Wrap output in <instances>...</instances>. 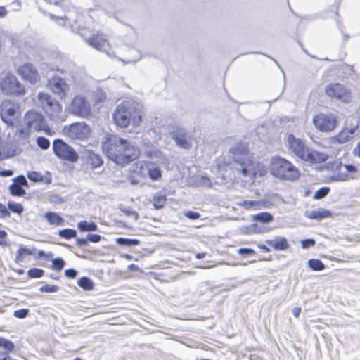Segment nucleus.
I'll list each match as a JSON object with an SVG mask.
<instances>
[{"label": "nucleus", "mask_w": 360, "mask_h": 360, "mask_svg": "<svg viewBox=\"0 0 360 360\" xmlns=\"http://www.w3.org/2000/svg\"><path fill=\"white\" fill-rule=\"evenodd\" d=\"M103 153L117 165L125 166L140 156L138 146L123 138L108 135L101 143Z\"/></svg>", "instance_id": "1"}, {"label": "nucleus", "mask_w": 360, "mask_h": 360, "mask_svg": "<svg viewBox=\"0 0 360 360\" xmlns=\"http://www.w3.org/2000/svg\"><path fill=\"white\" fill-rule=\"evenodd\" d=\"M114 124L121 129L129 126L136 127L142 122L141 111L134 103L124 101L117 105L112 113Z\"/></svg>", "instance_id": "2"}, {"label": "nucleus", "mask_w": 360, "mask_h": 360, "mask_svg": "<svg viewBox=\"0 0 360 360\" xmlns=\"http://www.w3.org/2000/svg\"><path fill=\"white\" fill-rule=\"evenodd\" d=\"M288 143L290 150L300 160L309 163H321L327 160L328 155L325 153L310 149L304 142L293 134L288 136Z\"/></svg>", "instance_id": "3"}, {"label": "nucleus", "mask_w": 360, "mask_h": 360, "mask_svg": "<svg viewBox=\"0 0 360 360\" xmlns=\"http://www.w3.org/2000/svg\"><path fill=\"white\" fill-rule=\"evenodd\" d=\"M233 167L244 176L255 174L253 162L248 153V147L244 143H238L232 149Z\"/></svg>", "instance_id": "4"}, {"label": "nucleus", "mask_w": 360, "mask_h": 360, "mask_svg": "<svg viewBox=\"0 0 360 360\" xmlns=\"http://www.w3.org/2000/svg\"><path fill=\"white\" fill-rule=\"evenodd\" d=\"M271 174L285 180H295L300 176L298 169L288 160L281 157H274L270 167Z\"/></svg>", "instance_id": "5"}, {"label": "nucleus", "mask_w": 360, "mask_h": 360, "mask_svg": "<svg viewBox=\"0 0 360 360\" xmlns=\"http://www.w3.org/2000/svg\"><path fill=\"white\" fill-rule=\"evenodd\" d=\"M38 105L50 120L58 118L63 112L61 104L46 93L40 91L37 94Z\"/></svg>", "instance_id": "6"}, {"label": "nucleus", "mask_w": 360, "mask_h": 360, "mask_svg": "<svg viewBox=\"0 0 360 360\" xmlns=\"http://www.w3.org/2000/svg\"><path fill=\"white\" fill-rule=\"evenodd\" d=\"M68 110L70 114L79 117L89 119L94 117L91 103L87 97L82 94L75 95L72 98Z\"/></svg>", "instance_id": "7"}, {"label": "nucleus", "mask_w": 360, "mask_h": 360, "mask_svg": "<svg viewBox=\"0 0 360 360\" xmlns=\"http://www.w3.org/2000/svg\"><path fill=\"white\" fill-rule=\"evenodd\" d=\"M63 132L71 140L85 141L90 137L91 129L84 122H77L65 126Z\"/></svg>", "instance_id": "8"}, {"label": "nucleus", "mask_w": 360, "mask_h": 360, "mask_svg": "<svg viewBox=\"0 0 360 360\" xmlns=\"http://www.w3.org/2000/svg\"><path fill=\"white\" fill-rule=\"evenodd\" d=\"M53 150L54 154L62 160L73 163L79 160L77 151L62 139L53 141Z\"/></svg>", "instance_id": "9"}, {"label": "nucleus", "mask_w": 360, "mask_h": 360, "mask_svg": "<svg viewBox=\"0 0 360 360\" xmlns=\"http://www.w3.org/2000/svg\"><path fill=\"white\" fill-rule=\"evenodd\" d=\"M19 105L9 100L4 101L0 107V116L4 122L13 127L20 115Z\"/></svg>", "instance_id": "10"}, {"label": "nucleus", "mask_w": 360, "mask_h": 360, "mask_svg": "<svg viewBox=\"0 0 360 360\" xmlns=\"http://www.w3.org/2000/svg\"><path fill=\"white\" fill-rule=\"evenodd\" d=\"M25 122L26 127L32 131H45L49 134L50 127L46 123L43 115L34 110L27 111L25 115Z\"/></svg>", "instance_id": "11"}, {"label": "nucleus", "mask_w": 360, "mask_h": 360, "mask_svg": "<svg viewBox=\"0 0 360 360\" xmlns=\"http://www.w3.org/2000/svg\"><path fill=\"white\" fill-rule=\"evenodd\" d=\"M313 123L316 129L328 133L337 127L338 117L333 113H319L313 117Z\"/></svg>", "instance_id": "12"}, {"label": "nucleus", "mask_w": 360, "mask_h": 360, "mask_svg": "<svg viewBox=\"0 0 360 360\" xmlns=\"http://www.w3.org/2000/svg\"><path fill=\"white\" fill-rule=\"evenodd\" d=\"M86 42L92 48L100 51H103L108 54H110L112 51V45L107 35L101 31H98L92 34L86 39Z\"/></svg>", "instance_id": "13"}, {"label": "nucleus", "mask_w": 360, "mask_h": 360, "mask_svg": "<svg viewBox=\"0 0 360 360\" xmlns=\"http://www.w3.org/2000/svg\"><path fill=\"white\" fill-rule=\"evenodd\" d=\"M21 79L30 84L34 85L40 82V75L37 69L31 63H25L16 70Z\"/></svg>", "instance_id": "14"}, {"label": "nucleus", "mask_w": 360, "mask_h": 360, "mask_svg": "<svg viewBox=\"0 0 360 360\" xmlns=\"http://www.w3.org/2000/svg\"><path fill=\"white\" fill-rule=\"evenodd\" d=\"M1 89L4 94H24L25 91L24 87L18 80L17 77L12 75L8 74L0 83Z\"/></svg>", "instance_id": "15"}, {"label": "nucleus", "mask_w": 360, "mask_h": 360, "mask_svg": "<svg viewBox=\"0 0 360 360\" xmlns=\"http://www.w3.org/2000/svg\"><path fill=\"white\" fill-rule=\"evenodd\" d=\"M327 96L338 100L347 102L350 100V92L343 85L339 83L329 84L325 87Z\"/></svg>", "instance_id": "16"}, {"label": "nucleus", "mask_w": 360, "mask_h": 360, "mask_svg": "<svg viewBox=\"0 0 360 360\" xmlns=\"http://www.w3.org/2000/svg\"><path fill=\"white\" fill-rule=\"evenodd\" d=\"M172 138L174 140L175 143L179 148L183 149H190L192 146V136L186 131V129L177 127L174 131L171 132Z\"/></svg>", "instance_id": "17"}, {"label": "nucleus", "mask_w": 360, "mask_h": 360, "mask_svg": "<svg viewBox=\"0 0 360 360\" xmlns=\"http://www.w3.org/2000/svg\"><path fill=\"white\" fill-rule=\"evenodd\" d=\"M49 89L61 99L68 96V84L60 77H53L48 82Z\"/></svg>", "instance_id": "18"}, {"label": "nucleus", "mask_w": 360, "mask_h": 360, "mask_svg": "<svg viewBox=\"0 0 360 360\" xmlns=\"http://www.w3.org/2000/svg\"><path fill=\"white\" fill-rule=\"evenodd\" d=\"M27 181L25 177L20 175L13 179V183L9 186V191L11 195L21 197L25 194V190L22 186H27Z\"/></svg>", "instance_id": "19"}, {"label": "nucleus", "mask_w": 360, "mask_h": 360, "mask_svg": "<svg viewBox=\"0 0 360 360\" xmlns=\"http://www.w3.org/2000/svg\"><path fill=\"white\" fill-rule=\"evenodd\" d=\"M188 184L193 187L210 188L212 182L210 178L205 175H195L188 179Z\"/></svg>", "instance_id": "20"}, {"label": "nucleus", "mask_w": 360, "mask_h": 360, "mask_svg": "<svg viewBox=\"0 0 360 360\" xmlns=\"http://www.w3.org/2000/svg\"><path fill=\"white\" fill-rule=\"evenodd\" d=\"M106 101L107 96L104 92H98L94 95L91 103V108L94 110V116L100 112Z\"/></svg>", "instance_id": "21"}, {"label": "nucleus", "mask_w": 360, "mask_h": 360, "mask_svg": "<svg viewBox=\"0 0 360 360\" xmlns=\"http://www.w3.org/2000/svg\"><path fill=\"white\" fill-rule=\"evenodd\" d=\"M44 217L51 226H61L65 225V219L57 212L51 211L46 212Z\"/></svg>", "instance_id": "22"}, {"label": "nucleus", "mask_w": 360, "mask_h": 360, "mask_svg": "<svg viewBox=\"0 0 360 360\" xmlns=\"http://www.w3.org/2000/svg\"><path fill=\"white\" fill-rule=\"evenodd\" d=\"M266 244L276 250H284L288 248V240L284 237L277 236L271 240H267Z\"/></svg>", "instance_id": "23"}, {"label": "nucleus", "mask_w": 360, "mask_h": 360, "mask_svg": "<svg viewBox=\"0 0 360 360\" xmlns=\"http://www.w3.org/2000/svg\"><path fill=\"white\" fill-rule=\"evenodd\" d=\"M86 163L92 169H95L101 167L103 165V161L100 155L89 150L86 153Z\"/></svg>", "instance_id": "24"}, {"label": "nucleus", "mask_w": 360, "mask_h": 360, "mask_svg": "<svg viewBox=\"0 0 360 360\" xmlns=\"http://www.w3.org/2000/svg\"><path fill=\"white\" fill-rule=\"evenodd\" d=\"M141 172L143 175L148 174L153 180L158 179V167L150 162H144L142 164Z\"/></svg>", "instance_id": "25"}, {"label": "nucleus", "mask_w": 360, "mask_h": 360, "mask_svg": "<svg viewBox=\"0 0 360 360\" xmlns=\"http://www.w3.org/2000/svg\"><path fill=\"white\" fill-rule=\"evenodd\" d=\"M34 250L29 249L25 246H20L16 252L15 262L20 264L25 261L26 257L34 255Z\"/></svg>", "instance_id": "26"}, {"label": "nucleus", "mask_w": 360, "mask_h": 360, "mask_svg": "<svg viewBox=\"0 0 360 360\" xmlns=\"http://www.w3.org/2000/svg\"><path fill=\"white\" fill-rule=\"evenodd\" d=\"M331 212L328 210L318 209L312 211H307L305 216L311 219H322L330 217Z\"/></svg>", "instance_id": "27"}, {"label": "nucleus", "mask_w": 360, "mask_h": 360, "mask_svg": "<svg viewBox=\"0 0 360 360\" xmlns=\"http://www.w3.org/2000/svg\"><path fill=\"white\" fill-rule=\"evenodd\" d=\"M77 227L82 232L95 231L98 228L94 222H88L86 220L79 221L77 224Z\"/></svg>", "instance_id": "28"}, {"label": "nucleus", "mask_w": 360, "mask_h": 360, "mask_svg": "<svg viewBox=\"0 0 360 360\" xmlns=\"http://www.w3.org/2000/svg\"><path fill=\"white\" fill-rule=\"evenodd\" d=\"M7 208L10 212L21 215L24 212V206L20 203L14 201H8L7 204Z\"/></svg>", "instance_id": "29"}, {"label": "nucleus", "mask_w": 360, "mask_h": 360, "mask_svg": "<svg viewBox=\"0 0 360 360\" xmlns=\"http://www.w3.org/2000/svg\"><path fill=\"white\" fill-rule=\"evenodd\" d=\"M253 220L262 223H269L273 221V216L269 212H261L252 216Z\"/></svg>", "instance_id": "30"}, {"label": "nucleus", "mask_w": 360, "mask_h": 360, "mask_svg": "<svg viewBox=\"0 0 360 360\" xmlns=\"http://www.w3.org/2000/svg\"><path fill=\"white\" fill-rule=\"evenodd\" d=\"M78 285L84 290H91L94 288L93 281L88 277L83 276L77 281Z\"/></svg>", "instance_id": "31"}, {"label": "nucleus", "mask_w": 360, "mask_h": 360, "mask_svg": "<svg viewBox=\"0 0 360 360\" xmlns=\"http://www.w3.org/2000/svg\"><path fill=\"white\" fill-rule=\"evenodd\" d=\"M307 263L309 267L313 271H321L325 269L324 264L319 259H311L308 260Z\"/></svg>", "instance_id": "32"}, {"label": "nucleus", "mask_w": 360, "mask_h": 360, "mask_svg": "<svg viewBox=\"0 0 360 360\" xmlns=\"http://www.w3.org/2000/svg\"><path fill=\"white\" fill-rule=\"evenodd\" d=\"M116 242L118 245L124 246H134L139 243V240L138 239L124 238H117Z\"/></svg>", "instance_id": "33"}, {"label": "nucleus", "mask_w": 360, "mask_h": 360, "mask_svg": "<svg viewBox=\"0 0 360 360\" xmlns=\"http://www.w3.org/2000/svg\"><path fill=\"white\" fill-rule=\"evenodd\" d=\"M352 139L348 129H343L336 136V139L339 143H344L349 141Z\"/></svg>", "instance_id": "34"}, {"label": "nucleus", "mask_w": 360, "mask_h": 360, "mask_svg": "<svg viewBox=\"0 0 360 360\" xmlns=\"http://www.w3.org/2000/svg\"><path fill=\"white\" fill-rule=\"evenodd\" d=\"M58 235L61 238L70 239L76 237L77 231L72 229H65L59 231Z\"/></svg>", "instance_id": "35"}, {"label": "nucleus", "mask_w": 360, "mask_h": 360, "mask_svg": "<svg viewBox=\"0 0 360 360\" xmlns=\"http://www.w3.org/2000/svg\"><path fill=\"white\" fill-rule=\"evenodd\" d=\"M27 178L33 182H41L44 180L42 174L36 171L29 172L27 174Z\"/></svg>", "instance_id": "36"}, {"label": "nucleus", "mask_w": 360, "mask_h": 360, "mask_svg": "<svg viewBox=\"0 0 360 360\" xmlns=\"http://www.w3.org/2000/svg\"><path fill=\"white\" fill-rule=\"evenodd\" d=\"M44 274V270L38 268H32L27 271V275L31 278H39L42 277Z\"/></svg>", "instance_id": "37"}, {"label": "nucleus", "mask_w": 360, "mask_h": 360, "mask_svg": "<svg viewBox=\"0 0 360 360\" xmlns=\"http://www.w3.org/2000/svg\"><path fill=\"white\" fill-rule=\"evenodd\" d=\"M0 347H4L8 352H11L14 349V344L5 338H0Z\"/></svg>", "instance_id": "38"}, {"label": "nucleus", "mask_w": 360, "mask_h": 360, "mask_svg": "<svg viewBox=\"0 0 360 360\" xmlns=\"http://www.w3.org/2000/svg\"><path fill=\"white\" fill-rule=\"evenodd\" d=\"M37 144L42 150H47L50 147V141L44 136L37 137Z\"/></svg>", "instance_id": "39"}, {"label": "nucleus", "mask_w": 360, "mask_h": 360, "mask_svg": "<svg viewBox=\"0 0 360 360\" xmlns=\"http://www.w3.org/2000/svg\"><path fill=\"white\" fill-rule=\"evenodd\" d=\"M65 261L62 258H55L52 260V269L60 271L65 266Z\"/></svg>", "instance_id": "40"}, {"label": "nucleus", "mask_w": 360, "mask_h": 360, "mask_svg": "<svg viewBox=\"0 0 360 360\" xmlns=\"http://www.w3.org/2000/svg\"><path fill=\"white\" fill-rule=\"evenodd\" d=\"M330 191V188L328 187H322L316 191L314 195V199H322Z\"/></svg>", "instance_id": "41"}, {"label": "nucleus", "mask_w": 360, "mask_h": 360, "mask_svg": "<svg viewBox=\"0 0 360 360\" xmlns=\"http://www.w3.org/2000/svg\"><path fill=\"white\" fill-rule=\"evenodd\" d=\"M261 202L257 200H243L240 205L246 209H251L259 206Z\"/></svg>", "instance_id": "42"}, {"label": "nucleus", "mask_w": 360, "mask_h": 360, "mask_svg": "<svg viewBox=\"0 0 360 360\" xmlns=\"http://www.w3.org/2000/svg\"><path fill=\"white\" fill-rule=\"evenodd\" d=\"M342 167L346 169L347 172L355 173L357 171V168L354 165H350V164L343 165L341 162L338 163V165L336 166V169H340L341 167Z\"/></svg>", "instance_id": "43"}, {"label": "nucleus", "mask_w": 360, "mask_h": 360, "mask_svg": "<svg viewBox=\"0 0 360 360\" xmlns=\"http://www.w3.org/2000/svg\"><path fill=\"white\" fill-rule=\"evenodd\" d=\"M58 290V286L56 285H44L40 288L41 292H55Z\"/></svg>", "instance_id": "44"}, {"label": "nucleus", "mask_w": 360, "mask_h": 360, "mask_svg": "<svg viewBox=\"0 0 360 360\" xmlns=\"http://www.w3.org/2000/svg\"><path fill=\"white\" fill-rule=\"evenodd\" d=\"M184 215L186 217H187L190 219H193V220L198 219L200 217V213L195 212V211H191V210L184 212Z\"/></svg>", "instance_id": "45"}, {"label": "nucleus", "mask_w": 360, "mask_h": 360, "mask_svg": "<svg viewBox=\"0 0 360 360\" xmlns=\"http://www.w3.org/2000/svg\"><path fill=\"white\" fill-rule=\"evenodd\" d=\"M29 313V310L27 309H22L19 310H16L14 311V316L19 319L25 318Z\"/></svg>", "instance_id": "46"}, {"label": "nucleus", "mask_w": 360, "mask_h": 360, "mask_svg": "<svg viewBox=\"0 0 360 360\" xmlns=\"http://www.w3.org/2000/svg\"><path fill=\"white\" fill-rule=\"evenodd\" d=\"M10 217V211L7 207L0 203V218H6Z\"/></svg>", "instance_id": "47"}, {"label": "nucleus", "mask_w": 360, "mask_h": 360, "mask_svg": "<svg viewBox=\"0 0 360 360\" xmlns=\"http://www.w3.org/2000/svg\"><path fill=\"white\" fill-rule=\"evenodd\" d=\"M32 131L29 127H26L25 129H21L18 131V134L19 137L22 139L27 138L30 136V132Z\"/></svg>", "instance_id": "48"}, {"label": "nucleus", "mask_w": 360, "mask_h": 360, "mask_svg": "<svg viewBox=\"0 0 360 360\" xmlns=\"http://www.w3.org/2000/svg\"><path fill=\"white\" fill-rule=\"evenodd\" d=\"M315 240L311 238L302 240L301 242L302 248L304 249L308 248L315 245Z\"/></svg>", "instance_id": "49"}, {"label": "nucleus", "mask_w": 360, "mask_h": 360, "mask_svg": "<svg viewBox=\"0 0 360 360\" xmlns=\"http://www.w3.org/2000/svg\"><path fill=\"white\" fill-rule=\"evenodd\" d=\"M348 177L347 174L340 173L339 174H334L330 176V179L333 181H345Z\"/></svg>", "instance_id": "50"}, {"label": "nucleus", "mask_w": 360, "mask_h": 360, "mask_svg": "<svg viewBox=\"0 0 360 360\" xmlns=\"http://www.w3.org/2000/svg\"><path fill=\"white\" fill-rule=\"evenodd\" d=\"M255 250L251 248H239L238 250V253L240 255H250L255 253Z\"/></svg>", "instance_id": "51"}, {"label": "nucleus", "mask_w": 360, "mask_h": 360, "mask_svg": "<svg viewBox=\"0 0 360 360\" xmlns=\"http://www.w3.org/2000/svg\"><path fill=\"white\" fill-rule=\"evenodd\" d=\"M101 239V237L98 234H89L87 236V240L88 241L92 242V243H98Z\"/></svg>", "instance_id": "52"}, {"label": "nucleus", "mask_w": 360, "mask_h": 360, "mask_svg": "<svg viewBox=\"0 0 360 360\" xmlns=\"http://www.w3.org/2000/svg\"><path fill=\"white\" fill-rule=\"evenodd\" d=\"M77 272L74 269H68L65 271V275L68 278H75L77 276Z\"/></svg>", "instance_id": "53"}, {"label": "nucleus", "mask_w": 360, "mask_h": 360, "mask_svg": "<svg viewBox=\"0 0 360 360\" xmlns=\"http://www.w3.org/2000/svg\"><path fill=\"white\" fill-rule=\"evenodd\" d=\"M7 236V233L4 230H0V245L6 246L7 245V243L5 240V238Z\"/></svg>", "instance_id": "54"}, {"label": "nucleus", "mask_w": 360, "mask_h": 360, "mask_svg": "<svg viewBox=\"0 0 360 360\" xmlns=\"http://www.w3.org/2000/svg\"><path fill=\"white\" fill-rule=\"evenodd\" d=\"M88 244V240L87 238H77L76 240V245L78 247H84L86 246Z\"/></svg>", "instance_id": "55"}, {"label": "nucleus", "mask_w": 360, "mask_h": 360, "mask_svg": "<svg viewBox=\"0 0 360 360\" xmlns=\"http://www.w3.org/2000/svg\"><path fill=\"white\" fill-rule=\"evenodd\" d=\"M37 255L40 257H45V258H49V257H51L53 256L52 254H51V253L46 254L43 250H39L38 252Z\"/></svg>", "instance_id": "56"}, {"label": "nucleus", "mask_w": 360, "mask_h": 360, "mask_svg": "<svg viewBox=\"0 0 360 360\" xmlns=\"http://www.w3.org/2000/svg\"><path fill=\"white\" fill-rule=\"evenodd\" d=\"M292 312L295 317L298 318L301 312V308L295 307L292 309Z\"/></svg>", "instance_id": "57"}, {"label": "nucleus", "mask_w": 360, "mask_h": 360, "mask_svg": "<svg viewBox=\"0 0 360 360\" xmlns=\"http://www.w3.org/2000/svg\"><path fill=\"white\" fill-rule=\"evenodd\" d=\"M13 175L12 170H4L0 172V176H10Z\"/></svg>", "instance_id": "58"}, {"label": "nucleus", "mask_w": 360, "mask_h": 360, "mask_svg": "<svg viewBox=\"0 0 360 360\" xmlns=\"http://www.w3.org/2000/svg\"><path fill=\"white\" fill-rule=\"evenodd\" d=\"M7 13V11L4 6H0V16L4 17Z\"/></svg>", "instance_id": "59"}, {"label": "nucleus", "mask_w": 360, "mask_h": 360, "mask_svg": "<svg viewBox=\"0 0 360 360\" xmlns=\"http://www.w3.org/2000/svg\"><path fill=\"white\" fill-rule=\"evenodd\" d=\"M354 153L360 158V142L354 150Z\"/></svg>", "instance_id": "60"}, {"label": "nucleus", "mask_w": 360, "mask_h": 360, "mask_svg": "<svg viewBox=\"0 0 360 360\" xmlns=\"http://www.w3.org/2000/svg\"><path fill=\"white\" fill-rule=\"evenodd\" d=\"M158 200H159V209L161 208L162 207L161 202H162V200H165V197H161L159 195V198H158Z\"/></svg>", "instance_id": "61"}, {"label": "nucleus", "mask_w": 360, "mask_h": 360, "mask_svg": "<svg viewBox=\"0 0 360 360\" xmlns=\"http://www.w3.org/2000/svg\"><path fill=\"white\" fill-rule=\"evenodd\" d=\"M349 131V134L350 136L352 137V136L354 134V133L356 132V128L355 127H352L349 129H348Z\"/></svg>", "instance_id": "62"}, {"label": "nucleus", "mask_w": 360, "mask_h": 360, "mask_svg": "<svg viewBox=\"0 0 360 360\" xmlns=\"http://www.w3.org/2000/svg\"><path fill=\"white\" fill-rule=\"evenodd\" d=\"M259 248L263 250H264V251H266V252H269L270 251L269 248L268 247H266V245H260Z\"/></svg>", "instance_id": "63"}, {"label": "nucleus", "mask_w": 360, "mask_h": 360, "mask_svg": "<svg viewBox=\"0 0 360 360\" xmlns=\"http://www.w3.org/2000/svg\"><path fill=\"white\" fill-rule=\"evenodd\" d=\"M205 253L200 252V253H198V254L196 255V257H197L198 259H202V258H203V257H205Z\"/></svg>", "instance_id": "64"}]
</instances>
